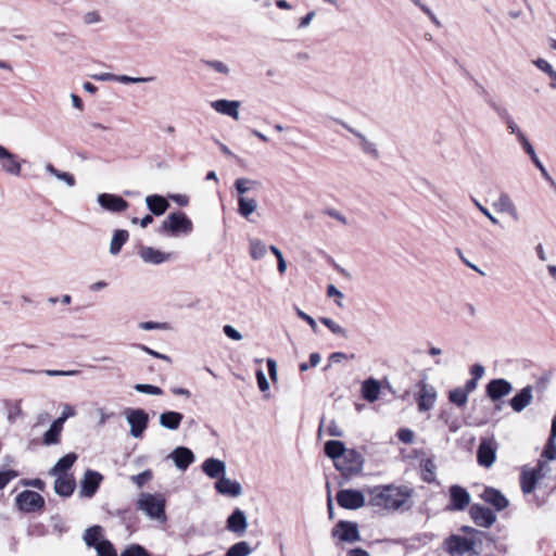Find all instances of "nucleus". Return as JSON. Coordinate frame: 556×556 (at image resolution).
Masks as SVG:
<instances>
[{
	"mask_svg": "<svg viewBox=\"0 0 556 556\" xmlns=\"http://www.w3.org/2000/svg\"><path fill=\"white\" fill-rule=\"evenodd\" d=\"M419 391L417 395V405L419 412L430 410L437 401V390L433 386L421 381L419 384Z\"/></svg>",
	"mask_w": 556,
	"mask_h": 556,
	"instance_id": "11",
	"label": "nucleus"
},
{
	"mask_svg": "<svg viewBox=\"0 0 556 556\" xmlns=\"http://www.w3.org/2000/svg\"><path fill=\"white\" fill-rule=\"evenodd\" d=\"M62 431L63 427L60 426V422L53 421L42 435V444L46 446L59 444Z\"/></svg>",
	"mask_w": 556,
	"mask_h": 556,
	"instance_id": "33",
	"label": "nucleus"
},
{
	"mask_svg": "<svg viewBox=\"0 0 556 556\" xmlns=\"http://www.w3.org/2000/svg\"><path fill=\"white\" fill-rule=\"evenodd\" d=\"M83 21L87 25L97 24L102 22V16L98 11H90L84 14Z\"/></svg>",
	"mask_w": 556,
	"mask_h": 556,
	"instance_id": "55",
	"label": "nucleus"
},
{
	"mask_svg": "<svg viewBox=\"0 0 556 556\" xmlns=\"http://www.w3.org/2000/svg\"><path fill=\"white\" fill-rule=\"evenodd\" d=\"M76 415V410L73 406L65 404L63 406V410L61 413V416H59L54 421L60 422V426H64V422Z\"/></svg>",
	"mask_w": 556,
	"mask_h": 556,
	"instance_id": "52",
	"label": "nucleus"
},
{
	"mask_svg": "<svg viewBox=\"0 0 556 556\" xmlns=\"http://www.w3.org/2000/svg\"><path fill=\"white\" fill-rule=\"evenodd\" d=\"M363 467V455L353 448H348L336 464V468L348 479L361 473Z\"/></svg>",
	"mask_w": 556,
	"mask_h": 556,
	"instance_id": "4",
	"label": "nucleus"
},
{
	"mask_svg": "<svg viewBox=\"0 0 556 556\" xmlns=\"http://www.w3.org/2000/svg\"><path fill=\"white\" fill-rule=\"evenodd\" d=\"M202 469L206 476L214 479L225 475L226 464L217 458H207L202 464Z\"/></svg>",
	"mask_w": 556,
	"mask_h": 556,
	"instance_id": "27",
	"label": "nucleus"
},
{
	"mask_svg": "<svg viewBox=\"0 0 556 556\" xmlns=\"http://www.w3.org/2000/svg\"><path fill=\"white\" fill-rule=\"evenodd\" d=\"M518 142L521 144V147L523 148L525 152L530 156V159H532V157H534L536 155L532 144L527 139L526 135L520 136V138L518 139Z\"/></svg>",
	"mask_w": 556,
	"mask_h": 556,
	"instance_id": "62",
	"label": "nucleus"
},
{
	"mask_svg": "<svg viewBox=\"0 0 556 556\" xmlns=\"http://www.w3.org/2000/svg\"><path fill=\"white\" fill-rule=\"evenodd\" d=\"M450 510H463L470 503V494L466 489L459 485H452L450 488Z\"/></svg>",
	"mask_w": 556,
	"mask_h": 556,
	"instance_id": "20",
	"label": "nucleus"
},
{
	"mask_svg": "<svg viewBox=\"0 0 556 556\" xmlns=\"http://www.w3.org/2000/svg\"><path fill=\"white\" fill-rule=\"evenodd\" d=\"M250 256L254 261L262 260L267 253L266 244L256 238L249 240Z\"/></svg>",
	"mask_w": 556,
	"mask_h": 556,
	"instance_id": "38",
	"label": "nucleus"
},
{
	"mask_svg": "<svg viewBox=\"0 0 556 556\" xmlns=\"http://www.w3.org/2000/svg\"><path fill=\"white\" fill-rule=\"evenodd\" d=\"M97 201L102 208L112 213L124 212L128 207L127 201L112 193H101L98 195Z\"/></svg>",
	"mask_w": 556,
	"mask_h": 556,
	"instance_id": "14",
	"label": "nucleus"
},
{
	"mask_svg": "<svg viewBox=\"0 0 556 556\" xmlns=\"http://www.w3.org/2000/svg\"><path fill=\"white\" fill-rule=\"evenodd\" d=\"M227 530L236 533L237 535H242L245 533L248 528L247 516L243 510L240 508H236L231 515L227 518Z\"/></svg>",
	"mask_w": 556,
	"mask_h": 556,
	"instance_id": "23",
	"label": "nucleus"
},
{
	"mask_svg": "<svg viewBox=\"0 0 556 556\" xmlns=\"http://www.w3.org/2000/svg\"><path fill=\"white\" fill-rule=\"evenodd\" d=\"M513 391V384L504 379H493L491 380L485 388L486 395L493 401H498L502 397L508 395Z\"/></svg>",
	"mask_w": 556,
	"mask_h": 556,
	"instance_id": "13",
	"label": "nucleus"
},
{
	"mask_svg": "<svg viewBox=\"0 0 556 556\" xmlns=\"http://www.w3.org/2000/svg\"><path fill=\"white\" fill-rule=\"evenodd\" d=\"M121 556H150L149 553L138 544H134L126 548Z\"/></svg>",
	"mask_w": 556,
	"mask_h": 556,
	"instance_id": "53",
	"label": "nucleus"
},
{
	"mask_svg": "<svg viewBox=\"0 0 556 556\" xmlns=\"http://www.w3.org/2000/svg\"><path fill=\"white\" fill-rule=\"evenodd\" d=\"M332 535L343 542L354 543L359 541L358 527L355 522L341 520L332 530Z\"/></svg>",
	"mask_w": 556,
	"mask_h": 556,
	"instance_id": "12",
	"label": "nucleus"
},
{
	"mask_svg": "<svg viewBox=\"0 0 556 556\" xmlns=\"http://www.w3.org/2000/svg\"><path fill=\"white\" fill-rule=\"evenodd\" d=\"M101 532H102V529L100 526H93V527L88 528L84 534L85 543L90 547H96L98 545V543L101 542L100 541Z\"/></svg>",
	"mask_w": 556,
	"mask_h": 556,
	"instance_id": "41",
	"label": "nucleus"
},
{
	"mask_svg": "<svg viewBox=\"0 0 556 556\" xmlns=\"http://www.w3.org/2000/svg\"><path fill=\"white\" fill-rule=\"evenodd\" d=\"M260 186V182L250 178H238L235 181V188L239 194V197H244L247 192H249L252 189H255Z\"/></svg>",
	"mask_w": 556,
	"mask_h": 556,
	"instance_id": "39",
	"label": "nucleus"
},
{
	"mask_svg": "<svg viewBox=\"0 0 556 556\" xmlns=\"http://www.w3.org/2000/svg\"><path fill=\"white\" fill-rule=\"evenodd\" d=\"M337 502L338 504L345 509H358L366 504L365 495L362 491L345 489L340 490L337 493Z\"/></svg>",
	"mask_w": 556,
	"mask_h": 556,
	"instance_id": "8",
	"label": "nucleus"
},
{
	"mask_svg": "<svg viewBox=\"0 0 556 556\" xmlns=\"http://www.w3.org/2000/svg\"><path fill=\"white\" fill-rule=\"evenodd\" d=\"M168 458L173 459L175 466L185 471L194 462L195 456L193 452L185 446H178L168 455Z\"/></svg>",
	"mask_w": 556,
	"mask_h": 556,
	"instance_id": "19",
	"label": "nucleus"
},
{
	"mask_svg": "<svg viewBox=\"0 0 556 556\" xmlns=\"http://www.w3.org/2000/svg\"><path fill=\"white\" fill-rule=\"evenodd\" d=\"M134 389L139 393L151 394V395H161L163 394V390L156 386L146 384V383H137Z\"/></svg>",
	"mask_w": 556,
	"mask_h": 556,
	"instance_id": "47",
	"label": "nucleus"
},
{
	"mask_svg": "<svg viewBox=\"0 0 556 556\" xmlns=\"http://www.w3.org/2000/svg\"><path fill=\"white\" fill-rule=\"evenodd\" d=\"M102 480L103 476L100 472L88 469L80 481L79 495L87 498L92 497L97 493Z\"/></svg>",
	"mask_w": 556,
	"mask_h": 556,
	"instance_id": "10",
	"label": "nucleus"
},
{
	"mask_svg": "<svg viewBox=\"0 0 556 556\" xmlns=\"http://www.w3.org/2000/svg\"><path fill=\"white\" fill-rule=\"evenodd\" d=\"M492 205L496 212L508 214L515 222L519 220L517 206L508 193L502 192Z\"/></svg>",
	"mask_w": 556,
	"mask_h": 556,
	"instance_id": "22",
	"label": "nucleus"
},
{
	"mask_svg": "<svg viewBox=\"0 0 556 556\" xmlns=\"http://www.w3.org/2000/svg\"><path fill=\"white\" fill-rule=\"evenodd\" d=\"M472 202L473 204L476 205V207L493 224V225H498V219L493 216L490 211L483 206L478 200L476 199H472Z\"/></svg>",
	"mask_w": 556,
	"mask_h": 556,
	"instance_id": "60",
	"label": "nucleus"
},
{
	"mask_svg": "<svg viewBox=\"0 0 556 556\" xmlns=\"http://www.w3.org/2000/svg\"><path fill=\"white\" fill-rule=\"evenodd\" d=\"M138 254L144 263L153 265L163 264L173 257V253L163 252L152 247H141Z\"/></svg>",
	"mask_w": 556,
	"mask_h": 556,
	"instance_id": "16",
	"label": "nucleus"
},
{
	"mask_svg": "<svg viewBox=\"0 0 556 556\" xmlns=\"http://www.w3.org/2000/svg\"><path fill=\"white\" fill-rule=\"evenodd\" d=\"M137 508L151 519L161 522L166 520L165 500L161 495L140 493L137 500Z\"/></svg>",
	"mask_w": 556,
	"mask_h": 556,
	"instance_id": "3",
	"label": "nucleus"
},
{
	"mask_svg": "<svg viewBox=\"0 0 556 556\" xmlns=\"http://www.w3.org/2000/svg\"><path fill=\"white\" fill-rule=\"evenodd\" d=\"M152 478V473L150 470H144L143 472L132 476L131 480L134 483H136L139 488L142 486L144 483H147Z\"/></svg>",
	"mask_w": 556,
	"mask_h": 556,
	"instance_id": "59",
	"label": "nucleus"
},
{
	"mask_svg": "<svg viewBox=\"0 0 556 556\" xmlns=\"http://www.w3.org/2000/svg\"><path fill=\"white\" fill-rule=\"evenodd\" d=\"M533 400V387L528 384L518 391L510 400L509 405L515 413H521Z\"/></svg>",
	"mask_w": 556,
	"mask_h": 556,
	"instance_id": "17",
	"label": "nucleus"
},
{
	"mask_svg": "<svg viewBox=\"0 0 556 556\" xmlns=\"http://www.w3.org/2000/svg\"><path fill=\"white\" fill-rule=\"evenodd\" d=\"M337 122L358 139L359 147L365 154H368V155L372 156L374 159L379 157V152H378L376 144L374 142H371L364 134H362L361 131L351 127L349 124H346L343 121H337Z\"/></svg>",
	"mask_w": 556,
	"mask_h": 556,
	"instance_id": "21",
	"label": "nucleus"
},
{
	"mask_svg": "<svg viewBox=\"0 0 556 556\" xmlns=\"http://www.w3.org/2000/svg\"><path fill=\"white\" fill-rule=\"evenodd\" d=\"M215 489L217 490L218 493L232 497H237L242 494L241 484L238 481L230 480L225 476L220 477L216 481Z\"/></svg>",
	"mask_w": 556,
	"mask_h": 556,
	"instance_id": "25",
	"label": "nucleus"
},
{
	"mask_svg": "<svg viewBox=\"0 0 556 556\" xmlns=\"http://www.w3.org/2000/svg\"><path fill=\"white\" fill-rule=\"evenodd\" d=\"M475 542L460 535H450L443 542L445 552L451 556H465L473 549Z\"/></svg>",
	"mask_w": 556,
	"mask_h": 556,
	"instance_id": "6",
	"label": "nucleus"
},
{
	"mask_svg": "<svg viewBox=\"0 0 556 556\" xmlns=\"http://www.w3.org/2000/svg\"><path fill=\"white\" fill-rule=\"evenodd\" d=\"M16 477L17 473L14 470L0 471V490L4 489L7 484Z\"/></svg>",
	"mask_w": 556,
	"mask_h": 556,
	"instance_id": "56",
	"label": "nucleus"
},
{
	"mask_svg": "<svg viewBox=\"0 0 556 556\" xmlns=\"http://www.w3.org/2000/svg\"><path fill=\"white\" fill-rule=\"evenodd\" d=\"M184 415L169 410L160 415V425L168 430H177L182 421Z\"/></svg>",
	"mask_w": 556,
	"mask_h": 556,
	"instance_id": "30",
	"label": "nucleus"
},
{
	"mask_svg": "<svg viewBox=\"0 0 556 556\" xmlns=\"http://www.w3.org/2000/svg\"><path fill=\"white\" fill-rule=\"evenodd\" d=\"M1 168L5 173L13 175V176H20L22 172V167L20 162L17 161L16 156L11 153L9 150L7 152V155L3 156L2 160H0Z\"/></svg>",
	"mask_w": 556,
	"mask_h": 556,
	"instance_id": "32",
	"label": "nucleus"
},
{
	"mask_svg": "<svg viewBox=\"0 0 556 556\" xmlns=\"http://www.w3.org/2000/svg\"><path fill=\"white\" fill-rule=\"evenodd\" d=\"M193 229V225L190 218L182 212L170 213L162 222L157 232L161 235H169L176 237L180 233L189 235Z\"/></svg>",
	"mask_w": 556,
	"mask_h": 556,
	"instance_id": "2",
	"label": "nucleus"
},
{
	"mask_svg": "<svg viewBox=\"0 0 556 556\" xmlns=\"http://www.w3.org/2000/svg\"><path fill=\"white\" fill-rule=\"evenodd\" d=\"M43 374H46L47 376H50V377H71V376H77L80 374L79 370H52V369H47V370H43L42 371Z\"/></svg>",
	"mask_w": 556,
	"mask_h": 556,
	"instance_id": "54",
	"label": "nucleus"
},
{
	"mask_svg": "<svg viewBox=\"0 0 556 556\" xmlns=\"http://www.w3.org/2000/svg\"><path fill=\"white\" fill-rule=\"evenodd\" d=\"M320 323L325 325L332 333L340 336L342 338H348V331L343 327H341L339 324H337L334 320H332L329 317H320Z\"/></svg>",
	"mask_w": 556,
	"mask_h": 556,
	"instance_id": "44",
	"label": "nucleus"
},
{
	"mask_svg": "<svg viewBox=\"0 0 556 556\" xmlns=\"http://www.w3.org/2000/svg\"><path fill=\"white\" fill-rule=\"evenodd\" d=\"M146 204L156 216L163 215L169 206L168 201L164 197L157 194L148 195L146 198Z\"/></svg>",
	"mask_w": 556,
	"mask_h": 556,
	"instance_id": "29",
	"label": "nucleus"
},
{
	"mask_svg": "<svg viewBox=\"0 0 556 556\" xmlns=\"http://www.w3.org/2000/svg\"><path fill=\"white\" fill-rule=\"evenodd\" d=\"M94 548L98 556H117L112 543L108 540H102Z\"/></svg>",
	"mask_w": 556,
	"mask_h": 556,
	"instance_id": "45",
	"label": "nucleus"
},
{
	"mask_svg": "<svg viewBox=\"0 0 556 556\" xmlns=\"http://www.w3.org/2000/svg\"><path fill=\"white\" fill-rule=\"evenodd\" d=\"M16 505L23 511L33 513L43 507L45 500L39 493L25 490L16 496Z\"/></svg>",
	"mask_w": 556,
	"mask_h": 556,
	"instance_id": "9",
	"label": "nucleus"
},
{
	"mask_svg": "<svg viewBox=\"0 0 556 556\" xmlns=\"http://www.w3.org/2000/svg\"><path fill=\"white\" fill-rule=\"evenodd\" d=\"M538 475L534 470L523 471L520 477V486L525 494H530L536 486Z\"/></svg>",
	"mask_w": 556,
	"mask_h": 556,
	"instance_id": "37",
	"label": "nucleus"
},
{
	"mask_svg": "<svg viewBox=\"0 0 556 556\" xmlns=\"http://www.w3.org/2000/svg\"><path fill=\"white\" fill-rule=\"evenodd\" d=\"M327 432L329 435L331 437H338V438H341L344 435V431L342 430V428L334 421V420H331L327 427Z\"/></svg>",
	"mask_w": 556,
	"mask_h": 556,
	"instance_id": "61",
	"label": "nucleus"
},
{
	"mask_svg": "<svg viewBox=\"0 0 556 556\" xmlns=\"http://www.w3.org/2000/svg\"><path fill=\"white\" fill-rule=\"evenodd\" d=\"M534 65L542 72L546 73L549 77L554 73L552 65L544 59H538L533 61Z\"/></svg>",
	"mask_w": 556,
	"mask_h": 556,
	"instance_id": "64",
	"label": "nucleus"
},
{
	"mask_svg": "<svg viewBox=\"0 0 556 556\" xmlns=\"http://www.w3.org/2000/svg\"><path fill=\"white\" fill-rule=\"evenodd\" d=\"M75 490V480L70 475L56 476L54 481V491L58 495L68 497Z\"/></svg>",
	"mask_w": 556,
	"mask_h": 556,
	"instance_id": "26",
	"label": "nucleus"
},
{
	"mask_svg": "<svg viewBox=\"0 0 556 556\" xmlns=\"http://www.w3.org/2000/svg\"><path fill=\"white\" fill-rule=\"evenodd\" d=\"M469 513L475 523L479 527L490 528L496 521L495 514L488 507L479 504H473Z\"/></svg>",
	"mask_w": 556,
	"mask_h": 556,
	"instance_id": "15",
	"label": "nucleus"
},
{
	"mask_svg": "<svg viewBox=\"0 0 556 556\" xmlns=\"http://www.w3.org/2000/svg\"><path fill=\"white\" fill-rule=\"evenodd\" d=\"M348 448L344 443L337 440H330L325 443V454L334 460V465L337 460H339Z\"/></svg>",
	"mask_w": 556,
	"mask_h": 556,
	"instance_id": "34",
	"label": "nucleus"
},
{
	"mask_svg": "<svg viewBox=\"0 0 556 556\" xmlns=\"http://www.w3.org/2000/svg\"><path fill=\"white\" fill-rule=\"evenodd\" d=\"M497 442L494 437L483 438L477 451L478 464L490 468L496 459Z\"/></svg>",
	"mask_w": 556,
	"mask_h": 556,
	"instance_id": "7",
	"label": "nucleus"
},
{
	"mask_svg": "<svg viewBox=\"0 0 556 556\" xmlns=\"http://www.w3.org/2000/svg\"><path fill=\"white\" fill-rule=\"evenodd\" d=\"M257 208V201L253 198L247 197H238V213L244 217L249 218L251 214H253Z\"/></svg>",
	"mask_w": 556,
	"mask_h": 556,
	"instance_id": "36",
	"label": "nucleus"
},
{
	"mask_svg": "<svg viewBox=\"0 0 556 556\" xmlns=\"http://www.w3.org/2000/svg\"><path fill=\"white\" fill-rule=\"evenodd\" d=\"M223 331L231 340H235V341L242 340V334L230 325H225L223 327Z\"/></svg>",
	"mask_w": 556,
	"mask_h": 556,
	"instance_id": "63",
	"label": "nucleus"
},
{
	"mask_svg": "<svg viewBox=\"0 0 556 556\" xmlns=\"http://www.w3.org/2000/svg\"><path fill=\"white\" fill-rule=\"evenodd\" d=\"M51 522L54 532L62 534L67 531L66 522L61 517H53Z\"/></svg>",
	"mask_w": 556,
	"mask_h": 556,
	"instance_id": "58",
	"label": "nucleus"
},
{
	"mask_svg": "<svg viewBox=\"0 0 556 556\" xmlns=\"http://www.w3.org/2000/svg\"><path fill=\"white\" fill-rule=\"evenodd\" d=\"M489 104L492 108V110L496 113L498 118L504 123L513 118V116L510 115L509 111L506 108L497 104L494 101L489 102Z\"/></svg>",
	"mask_w": 556,
	"mask_h": 556,
	"instance_id": "48",
	"label": "nucleus"
},
{
	"mask_svg": "<svg viewBox=\"0 0 556 556\" xmlns=\"http://www.w3.org/2000/svg\"><path fill=\"white\" fill-rule=\"evenodd\" d=\"M251 547L244 541L238 542L229 547L225 556H249Z\"/></svg>",
	"mask_w": 556,
	"mask_h": 556,
	"instance_id": "43",
	"label": "nucleus"
},
{
	"mask_svg": "<svg viewBox=\"0 0 556 556\" xmlns=\"http://www.w3.org/2000/svg\"><path fill=\"white\" fill-rule=\"evenodd\" d=\"M380 383L374 378L366 379L362 384V396L369 403H374L379 399Z\"/></svg>",
	"mask_w": 556,
	"mask_h": 556,
	"instance_id": "28",
	"label": "nucleus"
},
{
	"mask_svg": "<svg viewBox=\"0 0 556 556\" xmlns=\"http://www.w3.org/2000/svg\"><path fill=\"white\" fill-rule=\"evenodd\" d=\"M542 457L548 460H556V438L549 437L543 450Z\"/></svg>",
	"mask_w": 556,
	"mask_h": 556,
	"instance_id": "46",
	"label": "nucleus"
},
{
	"mask_svg": "<svg viewBox=\"0 0 556 556\" xmlns=\"http://www.w3.org/2000/svg\"><path fill=\"white\" fill-rule=\"evenodd\" d=\"M205 65L217 73H220L224 75L229 74L228 65L222 61H217V60L205 61Z\"/></svg>",
	"mask_w": 556,
	"mask_h": 556,
	"instance_id": "50",
	"label": "nucleus"
},
{
	"mask_svg": "<svg viewBox=\"0 0 556 556\" xmlns=\"http://www.w3.org/2000/svg\"><path fill=\"white\" fill-rule=\"evenodd\" d=\"M424 481L426 482H432L434 480V464L431 459H427L424 465Z\"/></svg>",
	"mask_w": 556,
	"mask_h": 556,
	"instance_id": "51",
	"label": "nucleus"
},
{
	"mask_svg": "<svg viewBox=\"0 0 556 556\" xmlns=\"http://www.w3.org/2000/svg\"><path fill=\"white\" fill-rule=\"evenodd\" d=\"M128 237L129 233L127 230H115L110 242V253L112 255H117L121 252L122 247L127 242Z\"/></svg>",
	"mask_w": 556,
	"mask_h": 556,
	"instance_id": "35",
	"label": "nucleus"
},
{
	"mask_svg": "<svg viewBox=\"0 0 556 556\" xmlns=\"http://www.w3.org/2000/svg\"><path fill=\"white\" fill-rule=\"evenodd\" d=\"M241 103L237 100H215L211 102V106L217 113L229 116L235 121H238L240 117L239 109Z\"/></svg>",
	"mask_w": 556,
	"mask_h": 556,
	"instance_id": "18",
	"label": "nucleus"
},
{
	"mask_svg": "<svg viewBox=\"0 0 556 556\" xmlns=\"http://www.w3.org/2000/svg\"><path fill=\"white\" fill-rule=\"evenodd\" d=\"M153 77H130L127 75H116V81L122 84H141L152 81Z\"/></svg>",
	"mask_w": 556,
	"mask_h": 556,
	"instance_id": "49",
	"label": "nucleus"
},
{
	"mask_svg": "<svg viewBox=\"0 0 556 556\" xmlns=\"http://www.w3.org/2000/svg\"><path fill=\"white\" fill-rule=\"evenodd\" d=\"M139 328L149 331L155 329H167L168 326L166 323L143 321L139 324Z\"/></svg>",
	"mask_w": 556,
	"mask_h": 556,
	"instance_id": "57",
	"label": "nucleus"
},
{
	"mask_svg": "<svg viewBox=\"0 0 556 556\" xmlns=\"http://www.w3.org/2000/svg\"><path fill=\"white\" fill-rule=\"evenodd\" d=\"M367 494L368 505L377 511L408 510L412 507V490L406 486L376 485L367 489Z\"/></svg>",
	"mask_w": 556,
	"mask_h": 556,
	"instance_id": "1",
	"label": "nucleus"
},
{
	"mask_svg": "<svg viewBox=\"0 0 556 556\" xmlns=\"http://www.w3.org/2000/svg\"><path fill=\"white\" fill-rule=\"evenodd\" d=\"M77 459V455L75 453H68L65 456L61 457L56 464L51 468V476H60L67 475L66 471L74 465Z\"/></svg>",
	"mask_w": 556,
	"mask_h": 556,
	"instance_id": "31",
	"label": "nucleus"
},
{
	"mask_svg": "<svg viewBox=\"0 0 556 556\" xmlns=\"http://www.w3.org/2000/svg\"><path fill=\"white\" fill-rule=\"evenodd\" d=\"M46 172L54 176L56 179L64 181L68 187L75 186V178L67 172L56 169L52 164L46 165Z\"/></svg>",
	"mask_w": 556,
	"mask_h": 556,
	"instance_id": "40",
	"label": "nucleus"
},
{
	"mask_svg": "<svg viewBox=\"0 0 556 556\" xmlns=\"http://www.w3.org/2000/svg\"><path fill=\"white\" fill-rule=\"evenodd\" d=\"M124 416L130 427L129 433L132 438L139 439L148 428L149 415L142 408H126Z\"/></svg>",
	"mask_w": 556,
	"mask_h": 556,
	"instance_id": "5",
	"label": "nucleus"
},
{
	"mask_svg": "<svg viewBox=\"0 0 556 556\" xmlns=\"http://www.w3.org/2000/svg\"><path fill=\"white\" fill-rule=\"evenodd\" d=\"M481 498L498 511L505 509L509 504L504 494L494 488H485Z\"/></svg>",
	"mask_w": 556,
	"mask_h": 556,
	"instance_id": "24",
	"label": "nucleus"
},
{
	"mask_svg": "<svg viewBox=\"0 0 556 556\" xmlns=\"http://www.w3.org/2000/svg\"><path fill=\"white\" fill-rule=\"evenodd\" d=\"M448 401L458 407H463L468 402V395L460 387H458L448 392Z\"/></svg>",
	"mask_w": 556,
	"mask_h": 556,
	"instance_id": "42",
	"label": "nucleus"
}]
</instances>
